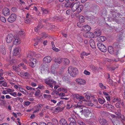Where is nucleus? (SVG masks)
Here are the masks:
<instances>
[{"label": "nucleus", "mask_w": 125, "mask_h": 125, "mask_svg": "<svg viewBox=\"0 0 125 125\" xmlns=\"http://www.w3.org/2000/svg\"><path fill=\"white\" fill-rule=\"evenodd\" d=\"M81 53L82 54V55L84 56H87L89 54V53H86V52H82Z\"/></svg>", "instance_id": "nucleus-55"}, {"label": "nucleus", "mask_w": 125, "mask_h": 125, "mask_svg": "<svg viewBox=\"0 0 125 125\" xmlns=\"http://www.w3.org/2000/svg\"><path fill=\"white\" fill-rule=\"evenodd\" d=\"M35 52L33 51H30L28 52L27 54L28 57H33L35 56Z\"/></svg>", "instance_id": "nucleus-25"}, {"label": "nucleus", "mask_w": 125, "mask_h": 125, "mask_svg": "<svg viewBox=\"0 0 125 125\" xmlns=\"http://www.w3.org/2000/svg\"><path fill=\"white\" fill-rule=\"evenodd\" d=\"M119 44L118 43H115L114 44L113 46L116 48L118 47Z\"/></svg>", "instance_id": "nucleus-49"}, {"label": "nucleus", "mask_w": 125, "mask_h": 125, "mask_svg": "<svg viewBox=\"0 0 125 125\" xmlns=\"http://www.w3.org/2000/svg\"><path fill=\"white\" fill-rule=\"evenodd\" d=\"M31 22V20L30 18H25V23H30Z\"/></svg>", "instance_id": "nucleus-40"}, {"label": "nucleus", "mask_w": 125, "mask_h": 125, "mask_svg": "<svg viewBox=\"0 0 125 125\" xmlns=\"http://www.w3.org/2000/svg\"><path fill=\"white\" fill-rule=\"evenodd\" d=\"M63 81L65 82L68 81V78L67 76H64L62 78Z\"/></svg>", "instance_id": "nucleus-47"}, {"label": "nucleus", "mask_w": 125, "mask_h": 125, "mask_svg": "<svg viewBox=\"0 0 125 125\" xmlns=\"http://www.w3.org/2000/svg\"><path fill=\"white\" fill-rule=\"evenodd\" d=\"M14 38V37L12 34H10L7 36L6 41L8 43H10Z\"/></svg>", "instance_id": "nucleus-12"}, {"label": "nucleus", "mask_w": 125, "mask_h": 125, "mask_svg": "<svg viewBox=\"0 0 125 125\" xmlns=\"http://www.w3.org/2000/svg\"><path fill=\"white\" fill-rule=\"evenodd\" d=\"M0 20L3 22H5L6 21V20L5 18L1 16H0Z\"/></svg>", "instance_id": "nucleus-38"}, {"label": "nucleus", "mask_w": 125, "mask_h": 125, "mask_svg": "<svg viewBox=\"0 0 125 125\" xmlns=\"http://www.w3.org/2000/svg\"><path fill=\"white\" fill-rule=\"evenodd\" d=\"M97 45L98 48L101 51L105 52L107 51L106 48L102 43L99 42L97 43Z\"/></svg>", "instance_id": "nucleus-6"}, {"label": "nucleus", "mask_w": 125, "mask_h": 125, "mask_svg": "<svg viewBox=\"0 0 125 125\" xmlns=\"http://www.w3.org/2000/svg\"><path fill=\"white\" fill-rule=\"evenodd\" d=\"M0 52L2 54L5 55L6 53V50L4 46H2L0 49Z\"/></svg>", "instance_id": "nucleus-23"}, {"label": "nucleus", "mask_w": 125, "mask_h": 125, "mask_svg": "<svg viewBox=\"0 0 125 125\" xmlns=\"http://www.w3.org/2000/svg\"><path fill=\"white\" fill-rule=\"evenodd\" d=\"M83 6L82 5H80L79 4V6L78 7L77 10L78 11V12H80L83 9Z\"/></svg>", "instance_id": "nucleus-33"}, {"label": "nucleus", "mask_w": 125, "mask_h": 125, "mask_svg": "<svg viewBox=\"0 0 125 125\" xmlns=\"http://www.w3.org/2000/svg\"><path fill=\"white\" fill-rule=\"evenodd\" d=\"M99 123L100 125H108L109 123L108 121L101 116L98 118Z\"/></svg>", "instance_id": "nucleus-2"}, {"label": "nucleus", "mask_w": 125, "mask_h": 125, "mask_svg": "<svg viewBox=\"0 0 125 125\" xmlns=\"http://www.w3.org/2000/svg\"><path fill=\"white\" fill-rule=\"evenodd\" d=\"M53 19L54 21H61L62 20V19L60 18L59 17L56 16H54L53 18Z\"/></svg>", "instance_id": "nucleus-31"}, {"label": "nucleus", "mask_w": 125, "mask_h": 125, "mask_svg": "<svg viewBox=\"0 0 125 125\" xmlns=\"http://www.w3.org/2000/svg\"><path fill=\"white\" fill-rule=\"evenodd\" d=\"M87 104L88 105V106H93L94 105V104H93L92 103H88Z\"/></svg>", "instance_id": "nucleus-62"}, {"label": "nucleus", "mask_w": 125, "mask_h": 125, "mask_svg": "<svg viewBox=\"0 0 125 125\" xmlns=\"http://www.w3.org/2000/svg\"><path fill=\"white\" fill-rule=\"evenodd\" d=\"M13 41V44H18L20 43L19 40H18L17 38L16 37L14 38Z\"/></svg>", "instance_id": "nucleus-29"}, {"label": "nucleus", "mask_w": 125, "mask_h": 125, "mask_svg": "<svg viewBox=\"0 0 125 125\" xmlns=\"http://www.w3.org/2000/svg\"><path fill=\"white\" fill-rule=\"evenodd\" d=\"M63 64L65 65H67L69 64L70 63L69 60L66 58H62Z\"/></svg>", "instance_id": "nucleus-22"}, {"label": "nucleus", "mask_w": 125, "mask_h": 125, "mask_svg": "<svg viewBox=\"0 0 125 125\" xmlns=\"http://www.w3.org/2000/svg\"><path fill=\"white\" fill-rule=\"evenodd\" d=\"M79 21L81 23H83L84 21V18L83 16H80L79 17Z\"/></svg>", "instance_id": "nucleus-35"}, {"label": "nucleus", "mask_w": 125, "mask_h": 125, "mask_svg": "<svg viewBox=\"0 0 125 125\" xmlns=\"http://www.w3.org/2000/svg\"><path fill=\"white\" fill-rule=\"evenodd\" d=\"M83 29L85 31H90L91 29V28L90 26L88 25H85L83 26Z\"/></svg>", "instance_id": "nucleus-28"}, {"label": "nucleus", "mask_w": 125, "mask_h": 125, "mask_svg": "<svg viewBox=\"0 0 125 125\" xmlns=\"http://www.w3.org/2000/svg\"><path fill=\"white\" fill-rule=\"evenodd\" d=\"M77 123L80 125H86V124L80 120L77 121Z\"/></svg>", "instance_id": "nucleus-41"}, {"label": "nucleus", "mask_w": 125, "mask_h": 125, "mask_svg": "<svg viewBox=\"0 0 125 125\" xmlns=\"http://www.w3.org/2000/svg\"><path fill=\"white\" fill-rule=\"evenodd\" d=\"M68 120L70 122H73L76 121L75 120L72 118H69Z\"/></svg>", "instance_id": "nucleus-46"}, {"label": "nucleus", "mask_w": 125, "mask_h": 125, "mask_svg": "<svg viewBox=\"0 0 125 125\" xmlns=\"http://www.w3.org/2000/svg\"><path fill=\"white\" fill-rule=\"evenodd\" d=\"M17 15L14 13H12L11 14L7 19L8 22L12 23L14 22L16 20Z\"/></svg>", "instance_id": "nucleus-5"}, {"label": "nucleus", "mask_w": 125, "mask_h": 125, "mask_svg": "<svg viewBox=\"0 0 125 125\" xmlns=\"http://www.w3.org/2000/svg\"><path fill=\"white\" fill-rule=\"evenodd\" d=\"M52 124L55 125H57L58 123L57 120L55 119H53L52 120Z\"/></svg>", "instance_id": "nucleus-37"}, {"label": "nucleus", "mask_w": 125, "mask_h": 125, "mask_svg": "<svg viewBox=\"0 0 125 125\" xmlns=\"http://www.w3.org/2000/svg\"><path fill=\"white\" fill-rule=\"evenodd\" d=\"M80 113H81L82 115L83 114L86 117L89 116L91 112L87 108L82 109L81 111H80Z\"/></svg>", "instance_id": "nucleus-3"}, {"label": "nucleus", "mask_w": 125, "mask_h": 125, "mask_svg": "<svg viewBox=\"0 0 125 125\" xmlns=\"http://www.w3.org/2000/svg\"><path fill=\"white\" fill-rule=\"evenodd\" d=\"M94 34L95 36L96 37L99 36L101 34V30L99 29H97L94 32Z\"/></svg>", "instance_id": "nucleus-20"}, {"label": "nucleus", "mask_w": 125, "mask_h": 125, "mask_svg": "<svg viewBox=\"0 0 125 125\" xmlns=\"http://www.w3.org/2000/svg\"><path fill=\"white\" fill-rule=\"evenodd\" d=\"M70 125H77L76 121L73 122H70Z\"/></svg>", "instance_id": "nucleus-61"}, {"label": "nucleus", "mask_w": 125, "mask_h": 125, "mask_svg": "<svg viewBox=\"0 0 125 125\" xmlns=\"http://www.w3.org/2000/svg\"><path fill=\"white\" fill-rule=\"evenodd\" d=\"M89 43L92 48L94 49L96 48L94 41L93 39H91L90 40Z\"/></svg>", "instance_id": "nucleus-19"}, {"label": "nucleus", "mask_w": 125, "mask_h": 125, "mask_svg": "<svg viewBox=\"0 0 125 125\" xmlns=\"http://www.w3.org/2000/svg\"><path fill=\"white\" fill-rule=\"evenodd\" d=\"M52 60L50 56H47L45 57L43 60L45 63H48L50 62Z\"/></svg>", "instance_id": "nucleus-17"}, {"label": "nucleus", "mask_w": 125, "mask_h": 125, "mask_svg": "<svg viewBox=\"0 0 125 125\" xmlns=\"http://www.w3.org/2000/svg\"><path fill=\"white\" fill-rule=\"evenodd\" d=\"M83 36L85 37H88V32H87L86 33H85L84 34H83Z\"/></svg>", "instance_id": "nucleus-57"}, {"label": "nucleus", "mask_w": 125, "mask_h": 125, "mask_svg": "<svg viewBox=\"0 0 125 125\" xmlns=\"http://www.w3.org/2000/svg\"><path fill=\"white\" fill-rule=\"evenodd\" d=\"M68 71L69 73L72 77L76 76L78 73V70L76 68H73L71 66H69L68 68Z\"/></svg>", "instance_id": "nucleus-1"}, {"label": "nucleus", "mask_w": 125, "mask_h": 125, "mask_svg": "<svg viewBox=\"0 0 125 125\" xmlns=\"http://www.w3.org/2000/svg\"><path fill=\"white\" fill-rule=\"evenodd\" d=\"M24 33V32L22 30H21V31L19 32V33L21 35H22Z\"/></svg>", "instance_id": "nucleus-54"}, {"label": "nucleus", "mask_w": 125, "mask_h": 125, "mask_svg": "<svg viewBox=\"0 0 125 125\" xmlns=\"http://www.w3.org/2000/svg\"><path fill=\"white\" fill-rule=\"evenodd\" d=\"M112 14H111V15L110 20H113V21H115L117 22H118L119 20L117 19V17L116 16V13Z\"/></svg>", "instance_id": "nucleus-9"}, {"label": "nucleus", "mask_w": 125, "mask_h": 125, "mask_svg": "<svg viewBox=\"0 0 125 125\" xmlns=\"http://www.w3.org/2000/svg\"><path fill=\"white\" fill-rule=\"evenodd\" d=\"M40 91L39 90L37 91L35 93V95L36 96H38L39 94Z\"/></svg>", "instance_id": "nucleus-51"}, {"label": "nucleus", "mask_w": 125, "mask_h": 125, "mask_svg": "<svg viewBox=\"0 0 125 125\" xmlns=\"http://www.w3.org/2000/svg\"><path fill=\"white\" fill-rule=\"evenodd\" d=\"M10 94L14 96H15L16 95V93L15 92L11 93H10Z\"/></svg>", "instance_id": "nucleus-58"}, {"label": "nucleus", "mask_w": 125, "mask_h": 125, "mask_svg": "<svg viewBox=\"0 0 125 125\" xmlns=\"http://www.w3.org/2000/svg\"><path fill=\"white\" fill-rule=\"evenodd\" d=\"M110 12H111L110 14H113L112 13H116V12L115 11V10L111 9L110 10Z\"/></svg>", "instance_id": "nucleus-56"}, {"label": "nucleus", "mask_w": 125, "mask_h": 125, "mask_svg": "<svg viewBox=\"0 0 125 125\" xmlns=\"http://www.w3.org/2000/svg\"><path fill=\"white\" fill-rule=\"evenodd\" d=\"M88 33L89 37L91 38H94V36H95L94 33H93L90 32H88Z\"/></svg>", "instance_id": "nucleus-36"}, {"label": "nucleus", "mask_w": 125, "mask_h": 125, "mask_svg": "<svg viewBox=\"0 0 125 125\" xmlns=\"http://www.w3.org/2000/svg\"><path fill=\"white\" fill-rule=\"evenodd\" d=\"M67 122L64 119H62L60 120L59 124L61 125H64Z\"/></svg>", "instance_id": "nucleus-26"}, {"label": "nucleus", "mask_w": 125, "mask_h": 125, "mask_svg": "<svg viewBox=\"0 0 125 125\" xmlns=\"http://www.w3.org/2000/svg\"><path fill=\"white\" fill-rule=\"evenodd\" d=\"M29 73L25 72L23 74V75L25 77H28L29 76Z\"/></svg>", "instance_id": "nucleus-53"}, {"label": "nucleus", "mask_w": 125, "mask_h": 125, "mask_svg": "<svg viewBox=\"0 0 125 125\" xmlns=\"http://www.w3.org/2000/svg\"><path fill=\"white\" fill-rule=\"evenodd\" d=\"M21 51L20 48L19 47H16L13 50V54L14 55L16 56L19 54Z\"/></svg>", "instance_id": "nucleus-10"}, {"label": "nucleus", "mask_w": 125, "mask_h": 125, "mask_svg": "<svg viewBox=\"0 0 125 125\" xmlns=\"http://www.w3.org/2000/svg\"><path fill=\"white\" fill-rule=\"evenodd\" d=\"M75 81L77 83L80 84H85L86 83L85 81L81 78H79L76 80Z\"/></svg>", "instance_id": "nucleus-16"}, {"label": "nucleus", "mask_w": 125, "mask_h": 125, "mask_svg": "<svg viewBox=\"0 0 125 125\" xmlns=\"http://www.w3.org/2000/svg\"><path fill=\"white\" fill-rule=\"evenodd\" d=\"M45 83L49 85L52 88L53 85H55L56 83V82L53 80L48 79L45 80Z\"/></svg>", "instance_id": "nucleus-4"}, {"label": "nucleus", "mask_w": 125, "mask_h": 125, "mask_svg": "<svg viewBox=\"0 0 125 125\" xmlns=\"http://www.w3.org/2000/svg\"><path fill=\"white\" fill-rule=\"evenodd\" d=\"M73 3L68 1L66 3H63L62 4V6L65 7L67 8H71Z\"/></svg>", "instance_id": "nucleus-11"}, {"label": "nucleus", "mask_w": 125, "mask_h": 125, "mask_svg": "<svg viewBox=\"0 0 125 125\" xmlns=\"http://www.w3.org/2000/svg\"><path fill=\"white\" fill-rule=\"evenodd\" d=\"M41 10L42 11L43 13L45 14H46L49 12L48 9H44L43 8H41Z\"/></svg>", "instance_id": "nucleus-32"}, {"label": "nucleus", "mask_w": 125, "mask_h": 125, "mask_svg": "<svg viewBox=\"0 0 125 125\" xmlns=\"http://www.w3.org/2000/svg\"><path fill=\"white\" fill-rule=\"evenodd\" d=\"M47 37V36L46 35H44L40 39H36L35 40V43L34 44V46H36L38 44V43L40 42V41L42 40V39H43L44 38H46Z\"/></svg>", "instance_id": "nucleus-15"}, {"label": "nucleus", "mask_w": 125, "mask_h": 125, "mask_svg": "<svg viewBox=\"0 0 125 125\" xmlns=\"http://www.w3.org/2000/svg\"><path fill=\"white\" fill-rule=\"evenodd\" d=\"M121 111L120 110H119L117 112H116L115 113L118 115L117 117H118V119L120 118H122V116L120 115H121Z\"/></svg>", "instance_id": "nucleus-34"}, {"label": "nucleus", "mask_w": 125, "mask_h": 125, "mask_svg": "<svg viewBox=\"0 0 125 125\" xmlns=\"http://www.w3.org/2000/svg\"><path fill=\"white\" fill-rule=\"evenodd\" d=\"M30 62L29 63V65L31 67L33 68L35 66L37 61L35 59L31 58L30 59Z\"/></svg>", "instance_id": "nucleus-7"}, {"label": "nucleus", "mask_w": 125, "mask_h": 125, "mask_svg": "<svg viewBox=\"0 0 125 125\" xmlns=\"http://www.w3.org/2000/svg\"><path fill=\"white\" fill-rule=\"evenodd\" d=\"M39 125H47V124L43 122H41L39 123Z\"/></svg>", "instance_id": "nucleus-59"}, {"label": "nucleus", "mask_w": 125, "mask_h": 125, "mask_svg": "<svg viewBox=\"0 0 125 125\" xmlns=\"http://www.w3.org/2000/svg\"><path fill=\"white\" fill-rule=\"evenodd\" d=\"M39 21L38 25L34 29L35 31L36 32H38L40 29L42 28V27H41L42 23L40 21Z\"/></svg>", "instance_id": "nucleus-24"}, {"label": "nucleus", "mask_w": 125, "mask_h": 125, "mask_svg": "<svg viewBox=\"0 0 125 125\" xmlns=\"http://www.w3.org/2000/svg\"><path fill=\"white\" fill-rule=\"evenodd\" d=\"M54 61L60 64L63 61V59L60 58H55L54 59Z\"/></svg>", "instance_id": "nucleus-21"}, {"label": "nucleus", "mask_w": 125, "mask_h": 125, "mask_svg": "<svg viewBox=\"0 0 125 125\" xmlns=\"http://www.w3.org/2000/svg\"><path fill=\"white\" fill-rule=\"evenodd\" d=\"M65 93H62L60 94H59V95L60 96H65Z\"/></svg>", "instance_id": "nucleus-63"}, {"label": "nucleus", "mask_w": 125, "mask_h": 125, "mask_svg": "<svg viewBox=\"0 0 125 125\" xmlns=\"http://www.w3.org/2000/svg\"><path fill=\"white\" fill-rule=\"evenodd\" d=\"M98 101L99 103L101 104H103L104 103L105 101H104V100H103L99 98L98 99Z\"/></svg>", "instance_id": "nucleus-44"}, {"label": "nucleus", "mask_w": 125, "mask_h": 125, "mask_svg": "<svg viewBox=\"0 0 125 125\" xmlns=\"http://www.w3.org/2000/svg\"><path fill=\"white\" fill-rule=\"evenodd\" d=\"M108 50L109 52L110 53L112 54L113 53V48L112 46H109L108 47Z\"/></svg>", "instance_id": "nucleus-27"}, {"label": "nucleus", "mask_w": 125, "mask_h": 125, "mask_svg": "<svg viewBox=\"0 0 125 125\" xmlns=\"http://www.w3.org/2000/svg\"><path fill=\"white\" fill-rule=\"evenodd\" d=\"M97 39L99 41L103 42L106 39V37L104 36H102L98 37Z\"/></svg>", "instance_id": "nucleus-30"}, {"label": "nucleus", "mask_w": 125, "mask_h": 125, "mask_svg": "<svg viewBox=\"0 0 125 125\" xmlns=\"http://www.w3.org/2000/svg\"><path fill=\"white\" fill-rule=\"evenodd\" d=\"M80 4V2L79 1L77 2L74 4L72 3L71 8L73 11L74 12L77 10Z\"/></svg>", "instance_id": "nucleus-8"}, {"label": "nucleus", "mask_w": 125, "mask_h": 125, "mask_svg": "<svg viewBox=\"0 0 125 125\" xmlns=\"http://www.w3.org/2000/svg\"><path fill=\"white\" fill-rule=\"evenodd\" d=\"M40 68L41 70V72L42 70L45 71V70H47L48 69V67H47V65L45 64H42L40 67Z\"/></svg>", "instance_id": "nucleus-18"}, {"label": "nucleus", "mask_w": 125, "mask_h": 125, "mask_svg": "<svg viewBox=\"0 0 125 125\" xmlns=\"http://www.w3.org/2000/svg\"><path fill=\"white\" fill-rule=\"evenodd\" d=\"M106 106L107 107L109 108V109L111 108V109H114V107L110 104H107Z\"/></svg>", "instance_id": "nucleus-43"}, {"label": "nucleus", "mask_w": 125, "mask_h": 125, "mask_svg": "<svg viewBox=\"0 0 125 125\" xmlns=\"http://www.w3.org/2000/svg\"><path fill=\"white\" fill-rule=\"evenodd\" d=\"M60 107L59 106L56 107L55 109V112H61L60 111Z\"/></svg>", "instance_id": "nucleus-45"}, {"label": "nucleus", "mask_w": 125, "mask_h": 125, "mask_svg": "<svg viewBox=\"0 0 125 125\" xmlns=\"http://www.w3.org/2000/svg\"><path fill=\"white\" fill-rule=\"evenodd\" d=\"M2 13L5 16L9 15L10 14L9 9L7 8H4L2 10Z\"/></svg>", "instance_id": "nucleus-14"}, {"label": "nucleus", "mask_w": 125, "mask_h": 125, "mask_svg": "<svg viewBox=\"0 0 125 125\" xmlns=\"http://www.w3.org/2000/svg\"><path fill=\"white\" fill-rule=\"evenodd\" d=\"M84 73L86 75H89L90 74V73L86 70H85Z\"/></svg>", "instance_id": "nucleus-50"}, {"label": "nucleus", "mask_w": 125, "mask_h": 125, "mask_svg": "<svg viewBox=\"0 0 125 125\" xmlns=\"http://www.w3.org/2000/svg\"><path fill=\"white\" fill-rule=\"evenodd\" d=\"M76 108H78L80 109H83V107L82 105H77L76 106Z\"/></svg>", "instance_id": "nucleus-52"}, {"label": "nucleus", "mask_w": 125, "mask_h": 125, "mask_svg": "<svg viewBox=\"0 0 125 125\" xmlns=\"http://www.w3.org/2000/svg\"><path fill=\"white\" fill-rule=\"evenodd\" d=\"M99 85L100 88L102 89H104L106 88V87L104 86L102 83H100L99 84Z\"/></svg>", "instance_id": "nucleus-42"}, {"label": "nucleus", "mask_w": 125, "mask_h": 125, "mask_svg": "<svg viewBox=\"0 0 125 125\" xmlns=\"http://www.w3.org/2000/svg\"><path fill=\"white\" fill-rule=\"evenodd\" d=\"M121 22L122 23H125V18L124 17H123L120 20Z\"/></svg>", "instance_id": "nucleus-48"}, {"label": "nucleus", "mask_w": 125, "mask_h": 125, "mask_svg": "<svg viewBox=\"0 0 125 125\" xmlns=\"http://www.w3.org/2000/svg\"><path fill=\"white\" fill-rule=\"evenodd\" d=\"M118 121L117 120H112V122L114 125H117L118 123Z\"/></svg>", "instance_id": "nucleus-39"}, {"label": "nucleus", "mask_w": 125, "mask_h": 125, "mask_svg": "<svg viewBox=\"0 0 125 125\" xmlns=\"http://www.w3.org/2000/svg\"><path fill=\"white\" fill-rule=\"evenodd\" d=\"M11 10L13 12H15L17 11V9L15 7H13L11 9Z\"/></svg>", "instance_id": "nucleus-64"}, {"label": "nucleus", "mask_w": 125, "mask_h": 125, "mask_svg": "<svg viewBox=\"0 0 125 125\" xmlns=\"http://www.w3.org/2000/svg\"><path fill=\"white\" fill-rule=\"evenodd\" d=\"M53 47L52 48V49L56 52H58V49L56 48L55 47Z\"/></svg>", "instance_id": "nucleus-60"}, {"label": "nucleus", "mask_w": 125, "mask_h": 125, "mask_svg": "<svg viewBox=\"0 0 125 125\" xmlns=\"http://www.w3.org/2000/svg\"><path fill=\"white\" fill-rule=\"evenodd\" d=\"M73 98H76L78 101L82 100L84 98V97H83L80 96L78 94H73Z\"/></svg>", "instance_id": "nucleus-13"}]
</instances>
